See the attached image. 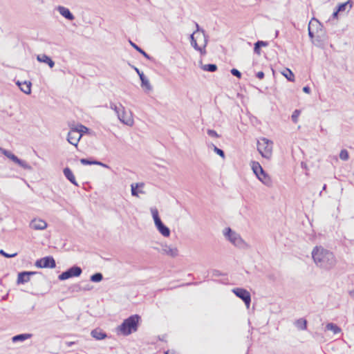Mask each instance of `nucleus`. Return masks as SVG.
I'll use <instances>...</instances> for the list:
<instances>
[{
    "mask_svg": "<svg viewBox=\"0 0 354 354\" xmlns=\"http://www.w3.org/2000/svg\"><path fill=\"white\" fill-rule=\"evenodd\" d=\"M312 257L317 266L325 270H330L337 262L334 254L321 246L314 248L312 251Z\"/></svg>",
    "mask_w": 354,
    "mask_h": 354,
    "instance_id": "f257e3e1",
    "label": "nucleus"
},
{
    "mask_svg": "<svg viewBox=\"0 0 354 354\" xmlns=\"http://www.w3.org/2000/svg\"><path fill=\"white\" fill-rule=\"evenodd\" d=\"M141 317L138 315H133L125 319L117 328L118 332L124 336L138 330Z\"/></svg>",
    "mask_w": 354,
    "mask_h": 354,
    "instance_id": "f03ea898",
    "label": "nucleus"
},
{
    "mask_svg": "<svg viewBox=\"0 0 354 354\" xmlns=\"http://www.w3.org/2000/svg\"><path fill=\"white\" fill-rule=\"evenodd\" d=\"M190 39L191 44L195 50L199 51L201 55L206 53L205 48L207 40L204 30H202V32H193L190 35Z\"/></svg>",
    "mask_w": 354,
    "mask_h": 354,
    "instance_id": "7ed1b4c3",
    "label": "nucleus"
},
{
    "mask_svg": "<svg viewBox=\"0 0 354 354\" xmlns=\"http://www.w3.org/2000/svg\"><path fill=\"white\" fill-rule=\"evenodd\" d=\"M252 169L257 178L265 185L270 187L272 185V180L269 175L264 171L259 162L252 161Z\"/></svg>",
    "mask_w": 354,
    "mask_h": 354,
    "instance_id": "20e7f679",
    "label": "nucleus"
},
{
    "mask_svg": "<svg viewBox=\"0 0 354 354\" xmlns=\"http://www.w3.org/2000/svg\"><path fill=\"white\" fill-rule=\"evenodd\" d=\"M257 150L263 158H270L272 156V142L263 138L257 142Z\"/></svg>",
    "mask_w": 354,
    "mask_h": 354,
    "instance_id": "39448f33",
    "label": "nucleus"
},
{
    "mask_svg": "<svg viewBox=\"0 0 354 354\" xmlns=\"http://www.w3.org/2000/svg\"><path fill=\"white\" fill-rule=\"evenodd\" d=\"M225 236L235 246L242 248L244 245V241L241 236L236 232L232 230L230 227H227L224 232Z\"/></svg>",
    "mask_w": 354,
    "mask_h": 354,
    "instance_id": "423d86ee",
    "label": "nucleus"
},
{
    "mask_svg": "<svg viewBox=\"0 0 354 354\" xmlns=\"http://www.w3.org/2000/svg\"><path fill=\"white\" fill-rule=\"evenodd\" d=\"M82 273V268L80 266L75 265L67 269L66 271L62 272L58 276V279L60 281H64L69 278L80 277Z\"/></svg>",
    "mask_w": 354,
    "mask_h": 354,
    "instance_id": "0eeeda50",
    "label": "nucleus"
},
{
    "mask_svg": "<svg viewBox=\"0 0 354 354\" xmlns=\"http://www.w3.org/2000/svg\"><path fill=\"white\" fill-rule=\"evenodd\" d=\"M35 265L40 268H54L56 267V263L54 258L51 256L45 257L37 259Z\"/></svg>",
    "mask_w": 354,
    "mask_h": 354,
    "instance_id": "6e6552de",
    "label": "nucleus"
},
{
    "mask_svg": "<svg viewBox=\"0 0 354 354\" xmlns=\"http://www.w3.org/2000/svg\"><path fill=\"white\" fill-rule=\"evenodd\" d=\"M232 292L234 293L237 297L240 298L247 307H249L251 302V295L246 289L236 288L232 290Z\"/></svg>",
    "mask_w": 354,
    "mask_h": 354,
    "instance_id": "1a4fd4ad",
    "label": "nucleus"
},
{
    "mask_svg": "<svg viewBox=\"0 0 354 354\" xmlns=\"http://www.w3.org/2000/svg\"><path fill=\"white\" fill-rule=\"evenodd\" d=\"M36 274L41 275L39 272L35 271H23L18 273L17 283L24 284L30 280V277Z\"/></svg>",
    "mask_w": 354,
    "mask_h": 354,
    "instance_id": "9d476101",
    "label": "nucleus"
},
{
    "mask_svg": "<svg viewBox=\"0 0 354 354\" xmlns=\"http://www.w3.org/2000/svg\"><path fill=\"white\" fill-rule=\"evenodd\" d=\"M82 136V133H77V131L71 128V131L68 133L67 140L70 144L77 146Z\"/></svg>",
    "mask_w": 354,
    "mask_h": 354,
    "instance_id": "9b49d317",
    "label": "nucleus"
},
{
    "mask_svg": "<svg viewBox=\"0 0 354 354\" xmlns=\"http://www.w3.org/2000/svg\"><path fill=\"white\" fill-rule=\"evenodd\" d=\"M47 223L40 218H34L30 223V228L35 230H42L47 227Z\"/></svg>",
    "mask_w": 354,
    "mask_h": 354,
    "instance_id": "f8f14e48",
    "label": "nucleus"
},
{
    "mask_svg": "<svg viewBox=\"0 0 354 354\" xmlns=\"http://www.w3.org/2000/svg\"><path fill=\"white\" fill-rule=\"evenodd\" d=\"M57 10L63 17L69 21H73L75 19V16L73 15V13L68 8L66 7L59 6L57 7Z\"/></svg>",
    "mask_w": 354,
    "mask_h": 354,
    "instance_id": "ddd939ff",
    "label": "nucleus"
},
{
    "mask_svg": "<svg viewBox=\"0 0 354 354\" xmlns=\"http://www.w3.org/2000/svg\"><path fill=\"white\" fill-rule=\"evenodd\" d=\"M158 232L165 237H168L170 235V230L166 226L162 221L155 224Z\"/></svg>",
    "mask_w": 354,
    "mask_h": 354,
    "instance_id": "4468645a",
    "label": "nucleus"
},
{
    "mask_svg": "<svg viewBox=\"0 0 354 354\" xmlns=\"http://www.w3.org/2000/svg\"><path fill=\"white\" fill-rule=\"evenodd\" d=\"M162 253L171 257H176L178 254V250L176 248H171L167 245L162 246Z\"/></svg>",
    "mask_w": 354,
    "mask_h": 354,
    "instance_id": "2eb2a0df",
    "label": "nucleus"
},
{
    "mask_svg": "<svg viewBox=\"0 0 354 354\" xmlns=\"http://www.w3.org/2000/svg\"><path fill=\"white\" fill-rule=\"evenodd\" d=\"M37 59L39 62L47 64L50 68H53L55 66V62L49 56L45 54L37 55Z\"/></svg>",
    "mask_w": 354,
    "mask_h": 354,
    "instance_id": "dca6fc26",
    "label": "nucleus"
},
{
    "mask_svg": "<svg viewBox=\"0 0 354 354\" xmlns=\"http://www.w3.org/2000/svg\"><path fill=\"white\" fill-rule=\"evenodd\" d=\"M63 173L66 178L69 180L73 185L78 186V184L75 180V178L69 167H65L63 170Z\"/></svg>",
    "mask_w": 354,
    "mask_h": 354,
    "instance_id": "f3484780",
    "label": "nucleus"
},
{
    "mask_svg": "<svg viewBox=\"0 0 354 354\" xmlns=\"http://www.w3.org/2000/svg\"><path fill=\"white\" fill-rule=\"evenodd\" d=\"M140 80L141 81V86L145 89V91H150L152 90V86L147 78V77L144 75V73H141L139 75Z\"/></svg>",
    "mask_w": 354,
    "mask_h": 354,
    "instance_id": "a211bd4d",
    "label": "nucleus"
},
{
    "mask_svg": "<svg viewBox=\"0 0 354 354\" xmlns=\"http://www.w3.org/2000/svg\"><path fill=\"white\" fill-rule=\"evenodd\" d=\"M17 84L19 86L20 90L24 92V93L26 94H30L31 93V86H32V84L30 82H20L19 81H18L17 82Z\"/></svg>",
    "mask_w": 354,
    "mask_h": 354,
    "instance_id": "6ab92c4d",
    "label": "nucleus"
},
{
    "mask_svg": "<svg viewBox=\"0 0 354 354\" xmlns=\"http://www.w3.org/2000/svg\"><path fill=\"white\" fill-rule=\"evenodd\" d=\"M91 335L93 338L97 340L104 339L107 337L106 333L100 328H95L93 330L91 333Z\"/></svg>",
    "mask_w": 354,
    "mask_h": 354,
    "instance_id": "aec40b11",
    "label": "nucleus"
},
{
    "mask_svg": "<svg viewBox=\"0 0 354 354\" xmlns=\"http://www.w3.org/2000/svg\"><path fill=\"white\" fill-rule=\"evenodd\" d=\"M32 337L30 333H21L15 335L12 337V342L15 343L17 342H24Z\"/></svg>",
    "mask_w": 354,
    "mask_h": 354,
    "instance_id": "412c9836",
    "label": "nucleus"
},
{
    "mask_svg": "<svg viewBox=\"0 0 354 354\" xmlns=\"http://www.w3.org/2000/svg\"><path fill=\"white\" fill-rule=\"evenodd\" d=\"M116 115L118 116V120L122 123L127 124V125L130 124V123H129L130 120H127L125 118L126 112H125L124 107L123 106H121L120 111L118 112Z\"/></svg>",
    "mask_w": 354,
    "mask_h": 354,
    "instance_id": "4be33fe9",
    "label": "nucleus"
},
{
    "mask_svg": "<svg viewBox=\"0 0 354 354\" xmlns=\"http://www.w3.org/2000/svg\"><path fill=\"white\" fill-rule=\"evenodd\" d=\"M129 43L135 50H136L138 53L142 55L145 58H147L149 60H151L152 59V57L149 54H147L142 48L138 46L136 44L133 43L131 40H129Z\"/></svg>",
    "mask_w": 354,
    "mask_h": 354,
    "instance_id": "5701e85b",
    "label": "nucleus"
},
{
    "mask_svg": "<svg viewBox=\"0 0 354 354\" xmlns=\"http://www.w3.org/2000/svg\"><path fill=\"white\" fill-rule=\"evenodd\" d=\"M326 330L332 331L333 334L340 333L342 331L341 328L334 323H328L326 325Z\"/></svg>",
    "mask_w": 354,
    "mask_h": 354,
    "instance_id": "b1692460",
    "label": "nucleus"
},
{
    "mask_svg": "<svg viewBox=\"0 0 354 354\" xmlns=\"http://www.w3.org/2000/svg\"><path fill=\"white\" fill-rule=\"evenodd\" d=\"M268 45V43L267 41L259 40L254 44V52L257 55H260L261 48L267 46Z\"/></svg>",
    "mask_w": 354,
    "mask_h": 354,
    "instance_id": "393cba45",
    "label": "nucleus"
},
{
    "mask_svg": "<svg viewBox=\"0 0 354 354\" xmlns=\"http://www.w3.org/2000/svg\"><path fill=\"white\" fill-rule=\"evenodd\" d=\"M281 74L286 77L289 82H295V75L290 69L286 68L283 71L281 72Z\"/></svg>",
    "mask_w": 354,
    "mask_h": 354,
    "instance_id": "a878e982",
    "label": "nucleus"
},
{
    "mask_svg": "<svg viewBox=\"0 0 354 354\" xmlns=\"http://www.w3.org/2000/svg\"><path fill=\"white\" fill-rule=\"evenodd\" d=\"M348 6H349V9H351L352 7V1L351 0H348L346 2L342 3H339L337 6L336 10L339 13L343 12L346 10Z\"/></svg>",
    "mask_w": 354,
    "mask_h": 354,
    "instance_id": "bb28decb",
    "label": "nucleus"
},
{
    "mask_svg": "<svg viewBox=\"0 0 354 354\" xmlns=\"http://www.w3.org/2000/svg\"><path fill=\"white\" fill-rule=\"evenodd\" d=\"M201 68L205 71L215 72L217 71V66L215 64H207L201 66Z\"/></svg>",
    "mask_w": 354,
    "mask_h": 354,
    "instance_id": "cd10ccee",
    "label": "nucleus"
},
{
    "mask_svg": "<svg viewBox=\"0 0 354 354\" xmlns=\"http://www.w3.org/2000/svg\"><path fill=\"white\" fill-rule=\"evenodd\" d=\"M295 326L300 330H305L307 327V321L303 318H300L295 322Z\"/></svg>",
    "mask_w": 354,
    "mask_h": 354,
    "instance_id": "c85d7f7f",
    "label": "nucleus"
},
{
    "mask_svg": "<svg viewBox=\"0 0 354 354\" xmlns=\"http://www.w3.org/2000/svg\"><path fill=\"white\" fill-rule=\"evenodd\" d=\"M15 162L24 169H26V170L32 169V167L28 163H27L26 161H24L19 158Z\"/></svg>",
    "mask_w": 354,
    "mask_h": 354,
    "instance_id": "c756f323",
    "label": "nucleus"
},
{
    "mask_svg": "<svg viewBox=\"0 0 354 354\" xmlns=\"http://www.w3.org/2000/svg\"><path fill=\"white\" fill-rule=\"evenodd\" d=\"M103 279V275L101 272H96L92 274L90 277V280L94 283L100 282Z\"/></svg>",
    "mask_w": 354,
    "mask_h": 354,
    "instance_id": "7c9ffc66",
    "label": "nucleus"
},
{
    "mask_svg": "<svg viewBox=\"0 0 354 354\" xmlns=\"http://www.w3.org/2000/svg\"><path fill=\"white\" fill-rule=\"evenodd\" d=\"M74 131H77V133H87L89 131V129L86 127L84 126L83 124H78L77 127L73 128Z\"/></svg>",
    "mask_w": 354,
    "mask_h": 354,
    "instance_id": "2f4dec72",
    "label": "nucleus"
},
{
    "mask_svg": "<svg viewBox=\"0 0 354 354\" xmlns=\"http://www.w3.org/2000/svg\"><path fill=\"white\" fill-rule=\"evenodd\" d=\"M0 150L6 156L12 160L14 162L17 160L18 157L15 156L14 153H11L10 151L3 149L2 148H0Z\"/></svg>",
    "mask_w": 354,
    "mask_h": 354,
    "instance_id": "473e14b6",
    "label": "nucleus"
},
{
    "mask_svg": "<svg viewBox=\"0 0 354 354\" xmlns=\"http://www.w3.org/2000/svg\"><path fill=\"white\" fill-rule=\"evenodd\" d=\"M209 147H212L214 150V151L218 154L219 156H221V158H225V152L223 151V150L218 148L216 145H214L213 143H211L210 145H208Z\"/></svg>",
    "mask_w": 354,
    "mask_h": 354,
    "instance_id": "72a5a7b5",
    "label": "nucleus"
},
{
    "mask_svg": "<svg viewBox=\"0 0 354 354\" xmlns=\"http://www.w3.org/2000/svg\"><path fill=\"white\" fill-rule=\"evenodd\" d=\"M151 212L155 224L161 221V219L159 216L158 211L156 208H151Z\"/></svg>",
    "mask_w": 354,
    "mask_h": 354,
    "instance_id": "f704fd0d",
    "label": "nucleus"
},
{
    "mask_svg": "<svg viewBox=\"0 0 354 354\" xmlns=\"http://www.w3.org/2000/svg\"><path fill=\"white\" fill-rule=\"evenodd\" d=\"M300 113H301V111L299 109H295L293 111V113L291 115V119L294 123H297L298 122V118H299Z\"/></svg>",
    "mask_w": 354,
    "mask_h": 354,
    "instance_id": "c9c22d12",
    "label": "nucleus"
},
{
    "mask_svg": "<svg viewBox=\"0 0 354 354\" xmlns=\"http://www.w3.org/2000/svg\"><path fill=\"white\" fill-rule=\"evenodd\" d=\"M139 186H141L142 187L143 186V184L141 183V184H136V185H134L133 184L131 185V194L132 196H138V187Z\"/></svg>",
    "mask_w": 354,
    "mask_h": 354,
    "instance_id": "e433bc0d",
    "label": "nucleus"
},
{
    "mask_svg": "<svg viewBox=\"0 0 354 354\" xmlns=\"http://www.w3.org/2000/svg\"><path fill=\"white\" fill-rule=\"evenodd\" d=\"M94 159L93 158H81L80 160V162L84 165H93Z\"/></svg>",
    "mask_w": 354,
    "mask_h": 354,
    "instance_id": "4c0bfd02",
    "label": "nucleus"
},
{
    "mask_svg": "<svg viewBox=\"0 0 354 354\" xmlns=\"http://www.w3.org/2000/svg\"><path fill=\"white\" fill-rule=\"evenodd\" d=\"M339 158L342 160H347L349 158L348 151L346 149L341 150L339 153Z\"/></svg>",
    "mask_w": 354,
    "mask_h": 354,
    "instance_id": "58836bf2",
    "label": "nucleus"
},
{
    "mask_svg": "<svg viewBox=\"0 0 354 354\" xmlns=\"http://www.w3.org/2000/svg\"><path fill=\"white\" fill-rule=\"evenodd\" d=\"M0 254L6 258H12L15 257L17 255V253L15 252L13 254H8L6 252L3 250H0Z\"/></svg>",
    "mask_w": 354,
    "mask_h": 354,
    "instance_id": "ea45409f",
    "label": "nucleus"
},
{
    "mask_svg": "<svg viewBox=\"0 0 354 354\" xmlns=\"http://www.w3.org/2000/svg\"><path fill=\"white\" fill-rule=\"evenodd\" d=\"M121 106H122L121 104H120L119 106H117L116 104H115L113 102H111L110 103V108L111 109H113L115 113L117 114L118 112L120 111V109H121Z\"/></svg>",
    "mask_w": 354,
    "mask_h": 354,
    "instance_id": "a19ab883",
    "label": "nucleus"
},
{
    "mask_svg": "<svg viewBox=\"0 0 354 354\" xmlns=\"http://www.w3.org/2000/svg\"><path fill=\"white\" fill-rule=\"evenodd\" d=\"M207 133L209 136L212 137V138H219L220 137V135H218L216 133V131L213 129H207Z\"/></svg>",
    "mask_w": 354,
    "mask_h": 354,
    "instance_id": "79ce46f5",
    "label": "nucleus"
},
{
    "mask_svg": "<svg viewBox=\"0 0 354 354\" xmlns=\"http://www.w3.org/2000/svg\"><path fill=\"white\" fill-rule=\"evenodd\" d=\"M230 73L232 75L236 77L239 79L241 77V73L236 68L231 69Z\"/></svg>",
    "mask_w": 354,
    "mask_h": 354,
    "instance_id": "37998d69",
    "label": "nucleus"
},
{
    "mask_svg": "<svg viewBox=\"0 0 354 354\" xmlns=\"http://www.w3.org/2000/svg\"><path fill=\"white\" fill-rule=\"evenodd\" d=\"M312 26L313 23L310 21L308 26V35L311 39L313 38L315 35L314 32L312 30Z\"/></svg>",
    "mask_w": 354,
    "mask_h": 354,
    "instance_id": "c03bdc74",
    "label": "nucleus"
},
{
    "mask_svg": "<svg viewBox=\"0 0 354 354\" xmlns=\"http://www.w3.org/2000/svg\"><path fill=\"white\" fill-rule=\"evenodd\" d=\"M93 165H100V166H102L103 167H105V168H109V167L107 165H106V164H104V163H103V162H100L99 160H95V159L93 160Z\"/></svg>",
    "mask_w": 354,
    "mask_h": 354,
    "instance_id": "a18cd8bd",
    "label": "nucleus"
},
{
    "mask_svg": "<svg viewBox=\"0 0 354 354\" xmlns=\"http://www.w3.org/2000/svg\"><path fill=\"white\" fill-rule=\"evenodd\" d=\"M264 76H265V74L263 71H259L256 73V77L259 80L263 79Z\"/></svg>",
    "mask_w": 354,
    "mask_h": 354,
    "instance_id": "49530a36",
    "label": "nucleus"
},
{
    "mask_svg": "<svg viewBox=\"0 0 354 354\" xmlns=\"http://www.w3.org/2000/svg\"><path fill=\"white\" fill-rule=\"evenodd\" d=\"M302 90L304 93L308 94H309L311 91L310 88L308 86H304Z\"/></svg>",
    "mask_w": 354,
    "mask_h": 354,
    "instance_id": "de8ad7c7",
    "label": "nucleus"
},
{
    "mask_svg": "<svg viewBox=\"0 0 354 354\" xmlns=\"http://www.w3.org/2000/svg\"><path fill=\"white\" fill-rule=\"evenodd\" d=\"M339 12H337V10L335 9V10L333 12V15H332V19H337L338 18V15H339Z\"/></svg>",
    "mask_w": 354,
    "mask_h": 354,
    "instance_id": "09e8293b",
    "label": "nucleus"
},
{
    "mask_svg": "<svg viewBox=\"0 0 354 354\" xmlns=\"http://www.w3.org/2000/svg\"><path fill=\"white\" fill-rule=\"evenodd\" d=\"M213 275H214V276H216V277H219V276H221V273L220 272V271L216 270H214L213 271Z\"/></svg>",
    "mask_w": 354,
    "mask_h": 354,
    "instance_id": "8fccbe9b",
    "label": "nucleus"
},
{
    "mask_svg": "<svg viewBox=\"0 0 354 354\" xmlns=\"http://www.w3.org/2000/svg\"><path fill=\"white\" fill-rule=\"evenodd\" d=\"M132 68L135 70V71L137 73V74L138 75V76L140 75V74L141 73H143L142 71H140L137 67L136 66H132Z\"/></svg>",
    "mask_w": 354,
    "mask_h": 354,
    "instance_id": "3c124183",
    "label": "nucleus"
},
{
    "mask_svg": "<svg viewBox=\"0 0 354 354\" xmlns=\"http://www.w3.org/2000/svg\"><path fill=\"white\" fill-rule=\"evenodd\" d=\"M196 30L194 32H202L203 30H201L200 27L197 23H196Z\"/></svg>",
    "mask_w": 354,
    "mask_h": 354,
    "instance_id": "603ef678",
    "label": "nucleus"
},
{
    "mask_svg": "<svg viewBox=\"0 0 354 354\" xmlns=\"http://www.w3.org/2000/svg\"><path fill=\"white\" fill-rule=\"evenodd\" d=\"M348 294L353 299H354V290H350Z\"/></svg>",
    "mask_w": 354,
    "mask_h": 354,
    "instance_id": "864d4df0",
    "label": "nucleus"
},
{
    "mask_svg": "<svg viewBox=\"0 0 354 354\" xmlns=\"http://www.w3.org/2000/svg\"><path fill=\"white\" fill-rule=\"evenodd\" d=\"M66 344L68 346H71L72 345L75 344V342H66Z\"/></svg>",
    "mask_w": 354,
    "mask_h": 354,
    "instance_id": "5fc2aeb1",
    "label": "nucleus"
},
{
    "mask_svg": "<svg viewBox=\"0 0 354 354\" xmlns=\"http://www.w3.org/2000/svg\"><path fill=\"white\" fill-rule=\"evenodd\" d=\"M84 290H91V287L89 286V285H87L86 287H84L83 288Z\"/></svg>",
    "mask_w": 354,
    "mask_h": 354,
    "instance_id": "6e6d98bb",
    "label": "nucleus"
},
{
    "mask_svg": "<svg viewBox=\"0 0 354 354\" xmlns=\"http://www.w3.org/2000/svg\"><path fill=\"white\" fill-rule=\"evenodd\" d=\"M326 189V185L325 184V185H324L322 189L325 190Z\"/></svg>",
    "mask_w": 354,
    "mask_h": 354,
    "instance_id": "4d7b16f0",
    "label": "nucleus"
},
{
    "mask_svg": "<svg viewBox=\"0 0 354 354\" xmlns=\"http://www.w3.org/2000/svg\"><path fill=\"white\" fill-rule=\"evenodd\" d=\"M315 21L316 23H317V24H319L320 25V24H319V21H318V20L315 19Z\"/></svg>",
    "mask_w": 354,
    "mask_h": 354,
    "instance_id": "13d9d810",
    "label": "nucleus"
}]
</instances>
